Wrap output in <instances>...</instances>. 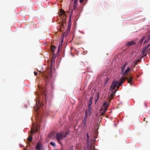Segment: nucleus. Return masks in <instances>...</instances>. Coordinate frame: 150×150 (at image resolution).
Instances as JSON below:
<instances>
[{
	"label": "nucleus",
	"instance_id": "obj_12",
	"mask_svg": "<svg viewBox=\"0 0 150 150\" xmlns=\"http://www.w3.org/2000/svg\"><path fill=\"white\" fill-rule=\"evenodd\" d=\"M135 44V43L134 41H131L127 42L126 45L127 46H129Z\"/></svg>",
	"mask_w": 150,
	"mask_h": 150
},
{
	"label": "nucleus",
	"instance_id": "obj_5",
	"mask_svg": "<svg viewBox=\"0 0 150 150\" xmlns=\"http://www.w3.org/2000/svg\"><path fill=\"white\" fill-rule=\"evenodd\" d=\"M42 103L40 101L38 102L37 101L36 102V106L34 108L35 111H37L39 110V109L42 105Z\"/></svg>",
	"mask_w": 150,
	"mask_h": 150
},
{
	"label": "nucleus",
	"instance_id": "obj_38",
	"mask_svg": "<svg viewBox=\"0 0 150 150\" xmlns=\"http://www.w3.org/2000/svg\"><path fill=\"white\" fill-rule=\"evenodd\" d=\"M92 98H90L89 101H92Z\"/></svg>",
	"mask_w": 150,
	"mask_h": 150
},
{
	"label": "nucleus",
	"instance_id": "obj_11",
	"mask_svg": "<svg viewBox=\"0 0 150 150\" xmlns=\"http://www.w3.org/2000/svg\"><path fill=\"white\" fill-rule=\"evenodd\" d=\"M127 65V63H125L121 67V74H122V75L124 72V70L125 67H126V66Z\"/></svg>",
	"mask_w": 150,
	"mask_h": 150
},
{
	"label": "nucleus",
	"instance_id": "obj_10",
	"mask_svg": "<svg viewBox=\"0 0 150 150\" xmlns=\"http://www.w3.org/2000/svg\"><path fill=\"white\" fill-rule=\"evenodd\" d=\"M132 69L130 67H127V69L125 71H124L122 75L126 76L127 75L128 73Z\"/></svg>",
	"mask_w": 150,
	"mask_h": 150
},
{
	"label": "nucleus",
	"instance_id": "obj_35",
	"mask_svg": "<svg viewBox=\"0 0 150 150\" xmlns=\"http://www.w3.org/2000/svg\"><path fill=\"white\" fill-rule=\"evenodd\" d=\"M99 93H97V100H98V97H99Z\"/></svg>",
	"mask_w": 150,
	"mask_h": 150
},
{
	"label": "nucleus",
	"instance_id": "obj_29",
	"mask_svg": "<svg viewBox=\"0 0 150 150\" xmlns=\"http://www.w3.org/2000/svg\"><path fill=\"white\" fill-rule=\"evenodd\" d=\"M92 104V101H89L88 105H91Z\"/></svg>",
	"mask_w": 150,
	"mask_h": 150
},
{
	"label": "nucleus",
	"instance_id": "obj_9",
	"mask_svg": "<svg viewBox=\"0 0 150 150\" xmlns=\"http://www.w3.org/2000/svg\"><path fill=\"white\" fill-rule=\"evenodd\" d=\"M35 148L36 150H43L42 145L39 143H38L36 144Z\"/></svg>",
	"mask_w": 150,
	"mask_h": 150
},
{
	"label": "nucleus",
	"instance_id": "obj_18",
	"mask_svg": "<svg viewBox=\"0 0 150 150\" xmlns=\"http://www.w3.org/2000/svg\"><path fill=\"white\" fill-rule=\"evenodd\" d=\"M140 62V59H138L137 60H135L134 61V65L133 67H134L137 64V63Z\"/></svg>",
	"mask_w": 150,
	"mask_h": 150
},
{
	"label": "nucleus",
	"instance_id": "obj_17",
	"mask_svg": "<svg viewBox=\"0 0 150 150\" xmlns=\"http://www.w3.org/2000/svg\"><path fill=\"white\" fill-rule=\"evenodd\" d=\"M48 137L50 138H52L54 136V134L53 132L50 133L48 135Z\"/></svg>",
	"mask_w": 150,
	"mask_h": 150
},
{
	"label": "nucleus",
	"instance_id": "obj_43",
	"mask_svg": "<svg viewBox=\"0 0 150 150\" xmlns=\"http://www.w3.org/2000/svg\"><path fill=\"white\" fill-rule=\"evenodd\" d=\"M69 11H68V13H69Z\"/></svg>",
	"mask_w": 150,
	"mask_h": 150
},
{
	"label": "nucleus",
	"instance_id": "obj_20",
	"mask_svg": "<svg viewBox=\"0 0 150 150\" xmlns=\"http://www.w3.org/2000/svg\"><path fill=\"white\" fill-rule=\"evenodd\" d=\"M62 44H60L59 45L58 47V50L57 52H59V51H60L62 47Z\"/></svg>",
	"mask_w": 150,
	"mask_h": 150
},
{
	"label": "nucleus",
	"instance_id": "obj_40",
	"mask_svg": "<svg viewBox=\"0 0 150 150\" xmlns=\"http://www.w3.org/2000/svg\"><path fill=\"white\" fill-rule=\"evenodd\" d=\"M62 27H63V25L62 24L61 25V27L62 28Z\"/></svg>",
	"mask_w": 150,
	"mask_h": 150
},
{
	"label": "nucleus",
	"instance_id": "obj_7",
	"mask_svg": "<svg viewBox=\"0 0 150 150\" xmlns=\"http://www.w3.org/2000/svg\"><path fill=\"white\" fill-rule=\"evenodd\" d=\"M52 76V70L51 69H50V72L48 73V75L44 74V77L45 79H47L46 81H47V79H49L50 78H51Z\"/></svg>",
	"mask_w": 150,
	"mask_h": 150
},
{
	"label": "nucleus",
	"instance_id": "obj_33",
	"mask_svg": "<svg viewBox=\"0 0 150 150\" xmlns=\"http://www.w3.org/2000/svg\"><path fill=\"white\" fill-rule=\"evenodd\" d=\"M73 10H72L71 11V15H70V17H71L72 15L73 14Z\"/></svg>",
	"mask_w": 150,
	"mask_h": 150
},
{
	"label": "nucleus",
	"instance_id": "obj_39",
	"mask_svg": "<svg viewBox=\"0 0 150 150\" xmlns=\"http://www.w3.org/2000/svg\"><path fill=\"white\" fill-rule=\"evenodd\" d=\"M70 150H73V147L71 148Z\"/></svg>",
	"mask_w": 150,
	"mask_h": 150
},
{
	"label": "nucleus",
	"instance_id": "obj_25",
	"mask_svg": "<svg viewBox=\"0 0 150 150\" xmlns=\"http://www.w3.org/2000/svg\"><path fill=\"white\" fill-rule=\"evenodd\" d=\"M71 17H70L69 19V21H68V24H71Z\"/></svg>",
	"mask_w": 150,
	"mask_h": 150
},
{
	"label": "nucleus",
	"instance_id": "obj_15",
	"mask_svg": "<svg viewBox=\"0 0 150 150\" xmlns=\"http://www.w3.org/2000/svg\"><path fill=\"white\" fill-rule=\"evenodd\" d=\"M116 90H115L114 91H112V93L110 94V98L112 97L115 95Z\"/></svg>",
	"mask_w": 150,
	"mask_h": 150
},
{
	"label": "nucleus",
	"instance_id": "obj_16",
	"mask_svg": "<svg viewBox=\"0 0 150 150\" xmlns=\"http://www.w3.org/2000/svg\"><path fill=\"white\" fill-rule=\"evenodd\" d=\"M38 131V129H35L34 128H32L31 130V134L34 133L35 132H36Z\"/></svg>",
	"mask_w": 150,
	"mask_h": 150
},
{
	"label": "nucleus",
	"instance_id": "obj_41",
	"mask_svg": "<svg viewBox=\"0 0 150 150\" xmlns=\"http://www.w3.org/2000/svg\"><path fill=\"white\" fill-rule=\"evenodd\" d=\"M63 42V40H62L61 42V44H62L61 43H62V42Z\"/></svg>",
	"mask_w": 150,
	"mask_h": 150
},
{
	"label": "nucleus",
	"instance_id": "obj_1",
	"mask_svg": "<svg viewBox=\"0 0 150 150\" xmlns=\"http://www.w3.org/2000/svg\"><path fill=\"white\" fill-rule=\"evenodd\" d=\"M68 131L61 132L57 133L56 135V139L57 142L60 144L62 145L60 141L65 138L68 134Z\"/></svg>",
	"mask_w": 150,
	"mask_h": 150
},
{
	"label": "nucleus",
	"instance_id": "obj_36",
	"mask_svg": "<svg viewBox=\"0 0 150 150\" xmlns=\"http://www.w3.org/2000/svg\"><path fill=\"white\" fill-rule=\"evenodd\" d=\"M83 1H84V0H80L79 2L80 3H81Z\"/></svg>",
	"mask_w": 150,
	"mask_h": 150
},
{
	"label": "nucleus",
	"instance_id": "obj_28",
	"mask_svg": "<svg viewBox=\"0 0 150 150\" xmlns=\"http://www.w3.org/2000/svg\"><path fill=\"white\" fill-rule=\"evenodd\" d=\"M150 44L148 45L146 47H144V50H145L146 49L148 48L149 47H150Z\"/></svg>",
	"mask_w": 150,
	"mask_h": 150
},
{
	"label": "nucleus",
	"instance_id": "obj_37",
	"mask_svg": "<svg viewBox=\"0 0 150 150\" xmlns=\"http://www.w3.org/2000/svg\"><path fill=\"white\" fill-rule=\"evenodd\" d=\"M120 86H119V84H118V86L117 87V89H118L119 88V87Z\"/></svg>",
	"mask_w": 150,
	"mask_h": 150
},
{
	"label": "nucleus",
	"instance_id": "obj_23",
	"mask_svg": "<svg viewBox=\"0 0 150 150\" xmlns=\"http://www.w3.org/2000/svg\"><path fill=\"white\" fill-rule=\"evenodd\" d=\"M77 6V4H74L73 6V9L76 10Z\"/></svg>",
	"mask_w": 150,
	"mask_h": 150
},
{
	"label": "nucleus",
	"instance_id": "obj_34",
	"mask_svg": "<svg viewBox=\"0 0 150 150\" xmlns=\"http://www.w3.org/2000/svg\"><path fill=\"white\" fill-rule=\"evenodd\" d=\"M34 73L35 75V76L37 75L38 74V73L37 72H36V71H35L34 72Z\"/></svg>",
	"mask_w": 150,
	"mask_h": 150
},
{
	"label": "nucleus",
	"instance_id": "obj_8",
	"mask_svg": "<svg viewBox=\"0 0 150 150\" xmlns=\"http://www.w3.org/2000/svg\"><path fill=\"white\" fill-rule=\"evenodd\" d=\"M118 81H116L115 82L113 81L110 89V91L113 90L118 84Z\"/></svg>",
	"mask_w": 150,
	"mask_h": 150
},
{
	"label": "nucleus",
	"instance_id": "obj_22",
	"mask_svg": "<svg viewBox=\"0 0 150 150\" xmlns=\"http://www.w3.org/2000/svg\"><path fill=\"white\" fill-rule=\"evenodd\" d=\"M50 144L52 146H53L55 147L56 146V145L54 142H51L50 143Z\"/></svg>",
	"mask_w": 150,
	"mask_h": 150
},
{
	"label": "nucleus",
	"instance_id": "obj_4",
	"mask_svg": "<svg viewBox=\"0 0 150 150\" xmlns=\"http://www.w3.org/2000/svg\"><path fill=\"white\" fill-rule=\"evenodd\" d=\"M109 104H108L105 107L101 108L100 110V113L101 115H103L105 114V112L106 111L108 108L109 107Z\"/></svg>",
	"mask_w": 150,
	"mask_h": 150
},
{
	"label": "nucleus",
	"instance_id": "obj_21",
	"mask_svg": "<svg viewBox=\"0 0 150 150\" xmlns=\"http://www.w3.org/2000/svg\"><path fill=\"white\" fill-rule=\"evenodd\" d=\"M144 37H143L139 41V43L140 44H141L142 43V42L143 41H144Z\"/></svg>",
	"mask_w": 150,
	"mask_h": 150
},
{
	"label": "nucleus",
	"instance_id": "obj_31",
	"mask_svg": "<svg viewBox=\"0 0 150 150\" xmlns=\"http://www.w3.org/2000/svg\"><path fill=\"white\" fill-rule=\"evenodd\" d=\"M88 109L92 110V107L91 105H88Z\"/></svg>",
	"mask_w": 150,
	"mask_h": 150
},
{
	"label": "nucleus",
	"instance_id": "obj_26",
	"mask_svg": "<svg viewBox=\"0 0 150 150\" xmlns=\"http://www.w3.org/2000/svg\"><path fill=\"white\" fill-rule=\"evenodd\" d=\"M107 104V102H104L103 104V106H104V108L105 107V106Z\"/></svg>",
	"mask_w": 150,
	"mask_h": 150
},
{
	"label": "nucleus",
	"instance_id": "obj_30",
	"mask_svg": "<svg viewBox=\"0 0 150 150\" xmlns=\"http://www.w3.org/2000/svg\"><path fill=\"white\" fill-rule=\"evenodd\" d=\"M71 26V24H68V28H67L69 30Z\"/></svg>",
	"mask_w": 150,
	"mask_h": 150
},
{
	"label": "nucleus",
	"instance_id": "obj_2",
	"mask_svg": "<svg viewBox=\"0 0 150 150\" xmlns=\"http://www.w3.org/2000/svg\"><path fill=\"white\" fill-rule=\"evenodd\" d=\"M128 76L129 75H128L127 76L125 77L122 76L120 78L119 83V86H121L126 79L127 80L128 82L130 84V85H132V82L133 78L132 76L131 75H130L129 77H128Z\"/></svg>",
	"mask_w": 150,
	"mask_h": 150
},
{
	"label": "nucleus",
	"instance_id": "obj_42",
	"mask_svg": "<svg viewBox=\"0 0 150 150\" xmlns=\"http://www.w3.org/2000/svg\"><path fill=\"white\" fill-rule=\"evenodd\" d=\"M145 106H146V104H145Z\"/></svg>",
	"mask_w": 150,
	"mask_h": 150
},
{
	"label": "nucleus",
	"instance_id": "obj_19",
	"mask_svg": "<svg viewBox=\"0 0 150 150\" xmlns=\"http://www.w3.org/2000/svg\"><path fill=\"white\" fill-rule=\"evenodd\" d=\"M33 139V137L31 136H30L28 139V141L29 142H31L32 141Z\"/></svg>",
	"mask_w": 150,
	"mask_h": 150
},
{
	"label": "nucleus",
	"instance_id": "obj_6",
	"mask_svg": "<svg viewBox=\"0 0 150 150\" xmlns=\"http://www.w3.org/2000/svg\"><path fill=\"white\" fill-rule=\"evenodd\" d=\"M87 112H86L85 116L84 117L83 119L82 122V123L83 125V128H86V122L87 121V119L88 117L87 116Z\"/></svg>",
	"mask_w": 150,
	"mask_h": 150
},
{
	"label": "nucleus",
	"instance_id": "obj_27",
	"mask_svg": "<svg viewBox=\"0 0 150 150\" xmlns=\"http://www.w3.org/2000/svg\"><path fill=\"white\" fill-rule=\"evenodd\" d=\"M54 61V59H53V58H52V59L51 60V66H52L53 62Z\"/></svg>",
	"mask_w": 150,
	"mask_h": 150
},
{
	"label": "nucleus",
	"instance_id": "obj_32",
	"mask_svg": "<svg viewBox=\"0 0 150 150\" xmlns=\"http://www.w3.org/2000/svg\"><path fill=\"white\" fill-rule=\"evenodd\" d=\"M77 0H74V4H77Z\"/></svg>",
	"mask_w": 150,
	"mask_h": 150
},
{
	"label": "nucleus",
	"instance_id": "obj_3",
	"mask_svg": "<svg viewBox=\"0 0 150 150\" xmlns=\"http://www.w3.org/2000/svg\"><path fill=\"white\" fill-rule=\"evenodd\" d=\"M87 146L88 148H89V150H95V146L92 144V142L89 140V137L88 134H86Z\"/></svg>",
	"mask_w": 150,
	"mask_h": 150
},
{
	"label": "nucleus",
	"instance_id": "obj_14",
	"mask_svg": "<svg viewBox=\"0 0 150 150\" xmlns=\"http://www.w3.org/2000/svg\"><path fill=\"white\" fill-rule=\"evenodd\" d=\"M56 47L55 46L52 45L50 48V50L51 51L52 53H54V50L55 49Z\"/></svg>",
	"mask_w": 150,
	"mask_h": 150
},
{
	"label": "nucleus",
	"instance_id": "obj_13",
	"mask_svg": "<svg viewBox=\"0 0 150 150\" xmlns=\"http://www.w3.org/2000/svg\"><path fill=\"white\" fill-rule=\"evenodd\" d=\"M60 16H62V15H64V16H65V15H66L65 12L62 9H61L60 10Z\"/></svg>",
	"mask_w": 150,
	"mask_h": 150
},
{
	"label": "nucleus",
	"instance_id": "obj_24",
	"mask_svg": "<svg viewBox=\"0 0 150 150\" xmlns=\"http://www.w3.org/2000/svg\"><path fill=\"white\" fill-rule=\"evenodd\" d=\"M91 111L92 110L88 109V115H89L90 116H91V115L92 113Z\"/></svg>",
	"mask_w": 150,
	"mask_h": 150
}]
</instances>
